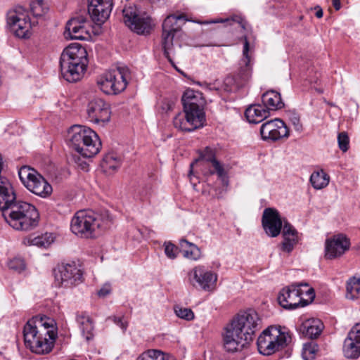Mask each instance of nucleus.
Here are the masks:
<instances>
[{
	"instance_id": "obj_1",
	"label": "nucleus",
	"mask_w": 360,
	"mask_h": 360,
	"mask_svg": "<svg viewBox=\"0 0 360 360\" xmlns=\"http://www.w3.org/2000/svg\"><path fill=\"white\" fill-rule=\"evenodd\" d=\"M0 210L14 229L27 231L37 225V210L27 202L17 200L15 191L6 177L0 179Z\"/></svg>"
},
{
	"instance_id": "obj_2",
	"label": "nucleus",
	"mask_w": 360,
	"mask_h": 360,
	"mask_svg": "<svg viewBox=\"0 0 360 360\" xmlns=\"http://www.w3.org/2000/svg\"><path fill=\"white\" fill-rule=\"evenodd\" d=\"M262 327V321L254 309L238 314L225 328L224 346L226 351L240 350L253 341L255 333Z\"/></svg>"
},
{
	"instance_id": "obj_3",
	"label": "nucleus",
	"mask_w": 360,
	"mask_h": 360,
	"mask_svg": "<svg viewBox=\"0 0 360 360\" xmlns=\"http://www.w3.org/2000/svg\"><path fill=\"white\" fill-rule=\"evenodd\" d=\"M87 51L79 44L74 43L67 46L60 57L61 76L68 82H77L84 76L88 65Z\"/></svg>"
},
{
	"instance_id": "obj_4",
	"label": "nucleus",
	"mask_w": 360,
	"mask_h": 360,
	"mask_svg": "<svg viewBox=\"0 0 360 360\" xmlns=\"http://www.w3.org/2000/svg\"><path fill=\"white\" fill-rule=\"evenodd\" d=\"M68 133L70 147L81 156L90 158L99 153L101 141L98 134L89 127L75 125Z\"/></svg>"
},
{
	"instance_id": "obj_5",
	"label": "nucleus",
	"mask_w": 360,
	"mask_h": 360,
	"mask_svg": "<svg viewBox=\"0 0 360 360\" xmlns=\"http://www.w3.org/2000/svg\"><path fill=\"white\" fill-rule=\"evenodd\" d=\"M54 334L42 324L37 325L36 321L30 319L23 328L25 345L32 352L44 354L49 353L54 346Z\"/></svg>"
},
{
	"instance_id": "obj_6",
	"label": "nucleus",
	"mask_w": 360,
	"mask_h": 360,
	"mask_svg": "<svg viewBox=\"0 0 360 360\" xmlns=\"http://www.w3.org/2000/svg\"><path fill=\"white\" fill-rule=\"evenodd\" d=\"M315 298L314 289L308 283H293L281 290L278 295L279 304L285 309L305 307Z\"/></svg>"
},
{
	"instance_id": "obj_7",
	"label": "nucleus",
	"mask_w": 360,
	"mask_h": 360,
	"mask_svg": "<svg viewBox=\"0 0 360 360\" xmlns=\"http://www.w3.org/2000/svg\"><path fill=\"white\" fill-rule=\"evenodd\" d=\"M108 219L91 210L77 212L71 220L70 228L73 233L84 238H95L98 230L105 228Z\"/></svg>"
},
{
	"instance_id": "obj_8",
	"label": "nucleus",
	"mask_w": 360,
	"mask_h": 360,
	"mask_svg": "<svg viewBox=\"0 0 360 360\" xmlns=\"http://www.w3.org/2000/svg\"><path fill=\"white\" fill-rule=\"evenodd\" d=\"M130 79V70L127 66H118L103 73L97 84L105 94L116 95L127 88Z\"/></svg>"
},
{
	"instance_id": "obj_9",
	"label": "nucleus",
	"mask_w": 360,
	"mask_h": 360,
	"mask_svg": "<svg viewBox=\"0 0 360 360\" xmlns=\"http://www.w3.org/2000/svg\"><path fill=\"white\" fill-rule=\"evenodd\" d=\"M122 13L125 25L137 34L148 35L155 27L153 18L135 5L124 6Z\"/></svg>"
},
{
	"instance_id": "obj_10",
	"label": "nucleus",
	"mask_w": 360,
	"mask_h": 360,
	"mask_svg": "<svg viewBox=\"0 0 360 360\" xmlns=\"http://www.w3.org/2000/svg\"><path fill=\"white\" fill-rule=\"evenodd\" d=\"M22 184L32 193L46 198L52 193L51 186L35 169L29 166H22L18 171Z\"/></svg>"
},
{
	"instance_id": "obj_11",
	"label": "nucleus",
	"mask_w": 360,
	"mask_h": 360,
	"mask_svg": "<svg viewBox=\"0 0 360 360\" xmlns=\"http://www.w3.org/2000/svg\"><path fill=\"white\" fill-rule=\"evenodd\" d=\"M286 336L283 333L271 326L260 334L257 345L260 354L269 356L286 346Z\"/></svg>"
},
{
	"instance_id": "obj_12",
	"label": "nucleus",
	"mask_w": 360,
	"mask_h": 360,
	"mask_svg": "<svg viewBox=\"0 0 360 360\" xmlns=\"http://www.w3.org/2000/svg\"><path fill=\"white\" fill-rule=\"evenodd\" d=\"M55 280L58 286L71 288L83 281V274L76 263H62L53 269Z\"/></svg>"
},
{
	"instance_id": "obj_13",
	"label": "nucleus",
	"mask_w": 360,
	"mask_h": 360,
	"mask_svg": "<svg viewBox=\"0 0 360 360\" xmlns=\"http://www.w3.org/2000/svg\"><path fill=\"white\" fill-rule=\"evenodd\" d=\"M6 20L16 37L21 39L30 38L32 34L30 18L22 7L8 11Z\"/></svg>"
},
{
	"instance_id": "obj_14",
	"label": "nucleus",
	"mask_w": 360,
	"mask_h": 360,
	"mask_svg": "<svg viewBox=\"0 0 360 360\" xmlns=\"http://www.w3.org/2000/svg\"><path fill=\"white\" fill-rule=\"evenodd\" d=\"M86 114L89 122L103 125L110 120V105L102 98H94L87 105Z\"/></svg>"
},
{
	"instance_id": "obj_15",
	"label": "nucleus",
	"mask_w": 360,
	"mask_h": 360,
	"mask_svg": "<svg viewBox=\"0 0 360 360\" xmlns=\"http://www.w3.org/2000/svg\"><path fill=\"white\" fill-rule=\"evenodd\" d=\"M181 101L184 112H188V114H193L194 116L199 115L202 117V121L206 122L204 111L205 100L201 92L188 89L184 93Z\"/></svg>"
},
{
	"instance_id": "obj_16",
	"label": "nucleus",
	"mask_w": 360,
	"mask_h": 360,
	"mask_svg": "<svg viewBox=\"0 0 360 360\" xmlns=\"http://www.w3.org/2000/svg\"><path fill=\"white\" fill-rule=\"evenodd\" d=\"M90 21L88 15L79 14L69 20L66 24L65 34L71 39H86L89 35Z\"/></svg>"
},
{
	"instance_id": "obj_17",
	"label": "nucleus",
	"mask_w": 360,
	"mask_h": 360,
	"mask_svg": "<svg viewBox=\"0 0 360 360\" xmlns=\"http://www.w3.org/2000/svg\"><path fill=\"white\" fill-rule=\"evenodd\" d=\"M350 247V240L346 235L339 233L328 238L325 242V257L333 259L341 257Z\"/></svg>"
},
{
	"instance_id": "obj_18",
	"label": "nucleus",
	"mask_w": 360,
	"mask_h": 360,
	"mask_svg": "<svg viewBox=\"0 0 360 360\" xmlns=\"http://www.w3.org/2000/svg\"><path fill=\"white\" fill-rule=\"evenodd\" d=\"M285 220H282L277 210L271 207L266 208L262 214V224L265 233L270 237L278 236Z\"/></svg>"
},
{
	"instance_id": "obj_19",
	"label": "nucleus",
	"mask_w": 360,
	"mask_h": 360,
	"mask_svg": "<svg viewBox=\"0 0 360 360\" xmlns=\"http://www.w3.org/2000/svg\"><path fill=\"white\" fill-rule=\"evenodd\" d=\"M260 134L263 140L277 141L289 136V129L285 122L280 119L269 120L260 128Z\"/></svg>"
},
{
	"instance_id": "obj_20",
	"label": "nucleus",
	"mask_w": 360,
	"mask_h": 360,
	"mask_svg": "<svg viewBox=\"0 0 360 360\" xmlns=\"http://www.w3.org/2000/svg\"><path fill=\"white\" fill-rule=\"evenodd\" d=\"M112 0H88V14L96 23H103L110 16Z\"/></svg>"
},
{
	"instance_id": "obj_21",
	"label": "nucleus",
	"mask_w": 360,
	"mask_h": 360,
	"mask_svg": "<svg viewBox=\"0 0 360 360\" xmlns=\"http://www.w3.org/2000/svg\"><path fill=\"white\" fill-rule=\"evenodd\" d=\"M342 351L347 359H357L360 356V323H356L348 333Z\"/></svg>"
},
{
	"instance_id": "obj_22",
	"label": "nucleus",
	"mask_w": 360,
	"mask_h": 360,
	"mask_svg": "<svg viewBox=\"0 0 360 360\" xmlns=\"http://www.w3.org/2000/svg\"><path fill=\"white\" fill-rule=\"evenodd\" d=\"M205 123L200 116H194L193 114H188V112L184 111L178 113L173 120L174 127L183 131H192L202 127Z\"/></svg>"
},
{
	"instance_id": "obj_23",
	"label": "nucleus",
	"mask_w": 360,
	"mask_h": 360,
	"mask_svg": "<svg viewBox=\"0 0 360 360\" xmlns=\"http://www.w3.org/2000/svg\"><path fill=\"white\" fill-rule=\"evenodd\" d=\"M195 161H200L203 162V164L210 162L214 167V170H210V174H214L216 173L218 177L221 179H224L226 175L223 165L216 159L214 150L210 147H206L200 153L199 158Z\"/></svg>"
},
{
	"instance_id": "obj_24",
	"label": "nucleus",
	"mask_w": 360,
	"mask_h": 360,
	"mask_svg": "<svg viewBox=\"0 0 360 360\" xmlns=\"http://www.w3.org/2000/svg\"><path fill=\"white\" fill-rule=\"evenodd\" d=\"M282 235L283 241L281 244V249L283 252L290 253L300 240L299 233L288 221H284Z\"/></svg>"
},
{
	"instance_id": "obj_25",
	"label": "nucleus",
	"mask_w": 360,
	"mask_h": 360,
	"mask_svg": "<svg viewBox=\"0 0 360 360\" xmlns=\"http://www.w3.org/2000/svg\"><path fill=\"white\" fill-rule=\"evenodd\" d=\"M193 276L200 287L207 291L214 289L217 279L215 274L206 271L203 266L195 267L193 269Z\"/></svg>"
},
{
	"instance_id": "obj_26",
	"label": "nucleus",
	"mask_w": 360,
	"mask_h": 360,
	"mask_svg": "<svg viewBox=\"0 0 360 360\" xmlns=\"http://www.w3.org/2000/svg\"><path fill=\"white\" fill-rule=\"evenodd\" d=\"M242 39L244 41L243 56V58L240 63V67L238 70V77L241 79L242 82L247 81L251 75V66H250V57L249 56L250 44L248 40L247 36H243Z\"/></svg>"
},
{
	"instance_id": "obj_27",
	"label": "nucleus",
	"mask_w": 360,
	"mask_h": 360,
	"mask_svg": "<svg viewBox=\"0 0 360 360\" xmlns=\"http://www.w3.org/2000/svg\"><path fill=\"white\" fill-rule=\"evenodd\" d=\"M245 116L250 123L257 124L270 116L268 109L263 105H250L245 111Z\"/></svg>"
},
{
	"instance_id": "obj_28",
	"label": "nucleus",
	"mask_w": 360,
	"mask_h": 360,
	"mask_svg": "<svg viewBox=\"0 0 360 360\" xmlns=\"http://www.w3.org/2000/svg\"><path fill=\"white\" fill-rule=\"evenodd\" d=\"M323 327L320 319L312 318L302 323L300 330L308 338L316 339L321 335Z\"/></svg>"
},
{
	"instance_id": "obj_29",
	"label": "nucleus",
	"mask_w": 360,
	"mask_h": 360,
	"mask_svg": "<svg viewBox=\"0 0 360 360\" xmlns=\"http://www.w3.org/2000/svg\"><path fill=\"white\" fill-rule=\"evenodd\" d=\"M262 102V105L266 109H268L269 112L270 110H280L285 105L280 93L274 90L267 91L263 94Z\"/></svg>"
},
{
	"instance_id": "obj_30",
	"label": "nucleus",
	"mask_w": 360,
	"mask_h": 360,
	"mask_svg": "<svg viewBox=\"0 0 360 360\" xmlns=\"http://www.w3.org/2000/svg\"><path fill=\"white\" fill-rule=\"evenodd\" d=\"M77 321L80 326L82 333L86 340L93 338V331L94 329L93 320L85 311L78 312L77 314Z\"/></svg>"
},
{
	"instance_id": "obj_31",
	"label": "nucleus",
	"mask_w": 360,
	"mask_h": 360,
	"mask_svg": "<svg viewBox=\"0 0 360 360\" xmlns=\"http://www.w3.org/2000/svg\"><path fill=\"white\" fill-rule=\"evenodd\" d=\"M176 34L171 32H165L162 30V46L164 51V56L167 58L172 66L179 72L180 70L176 67L174 61L171 58V54H174L173 40Z\"/></svg>"
},
{
	"instance_id": "obj_32",
	"label": "nucleus",
	"mask_w": 360,
	"mask_h": 360,
	"mask_svg": "<svg viewBox=\"0 0 360 360\" xmlns=\"http://www.w3.org/2000/svg\"><path fill=\"white\" fill-rule=\"evenodd\" d=\"M180 21H185V15H168L162 23V30L165 32H171L172 33L178 34L181 30V25Z\"/></svg>"
},
{
	"instance_id": "obj_33",
	"label": "nucleus",
	"mask_w": 360,
	"mask_h": 360,
	"mask_svg": "<svg viewBox=\"0 0 360 360\" xmlns=\"http://www.w3.org/2000/svg\"><path fill=\"white\" fill-rule=\"evenodd\" d=\"M179 245L184 257L191 260H198L201 257L200 249L195 244L186 239H181Z\"/></svg>"
},
{
	"instance_id": "obj_34",
	"label": "nucleus",
	"mask_w": 360,
	"mask_h": 360,
	"mask_svg": "<svg viewBox=\"0 0 360 360\" xmlns=\"http://www.w3.org/2000/svg\"><path fill=\"white\" fill-rule=\"evenodd\" d=\"M310 182L315 189H321L329 183V176L323 170L314 172L310 176Z\"/></svg>"
},
{
	"instance_id": "obj_35",
	"label": "nucleus",
	"mask_w": 360,
	"mask_h": 360,
	"mask_svg": "<svg viewBox=\"0 0 360 360\" xmlns=\"http://www.w3.org/2000/svg\"><path fill=\"white\" fill-rule=\"evenodd\" d=\"M137 360H176L174 357L168 354L157 349H148L141 354Z\"/></svg>"
},
{
	"instance_id": "obj_36",
	"label": "nucleus",
	"mask_w": 360,
	"mask_h": 360,
	"mask_svg": "<svg viewBox=\"0 0 360 360\" xmlns=\"http://www.w3.org/2000/svg\"><path fill=\"white\" fill-rule=\"evenodd\" d=\"M346 290L347 298H356L360 293V278L355 276L350 278L347 282Z\"/></svg>"
},
{
	"instance_id": "obj_37",
	"label": "nucleus",
	"mask_w": 360,
	"mask_h": 360,
	"mask_svg": "<svg viewBox=\"0 0 360 360\" xmlns=\"http://www.w3.org/2000/svg\"><path fill=\"white\" fill-rule=\"evenodd\" d=\"M102 165L105 169L115 171L121 166V160L114 154H107L103 159Z\"/></svg>"
},
{
	"instance_id": "obj_38",
	"label": "nucleus",
	"mask_w": 360,
	"mask_h": 360,
	"mask_svg": "<svg viewBox=\"0 0 360 360\" xmlns=\"http://www.w3.org/2000/svg\"><path fill=\"white\" fill-rule=\"evenodd\" d=\"M318 351V345L315 342H307L304 344L302 356L304 360H313L315 359Z\"/></svg>"
},
{
	"instance_id": "obj_39",
	"label": "nucleus",
	"mask_w": 360,
	"mask_h": 360,
	"mask_svg": "<svg viewBox=\"0 0 360 360\" xmlns=\"http://www.w3.org/2000/svg\"><path fill=\"white\" fill-rule=\"evenodd\" d=\"M30 10L33 15L41 17L47 12L48 8L45 6L44 0H36L31 2Z\"/></svg>"
},
{
	"instance_id": "obj_40",
	"label": "nucleus",
	"mask_w": 360,
	"mask_h": 360,
	"mask_svg": "<svg viewBox=\"0 0 360 360\" xmlns=\"http://www.w3.org/2000/svg\"><path fill=\"white\" fill-rule=\"evenodd\" d=\"M221 22H226L227 25L233 27L234 29L240 28L242 30L246 29V21L240 15H234L231 18L221 20Z\"/></svg>"
},
{
	"instance_id": "obj_41",
	"label": "nucleus",
	"mask_w": 360,
	"mask_h": 360,
	"mask_svg": "<svg viewBox=\"0 0 360 360\" xmlns=\"http://www.w3.org/2000/svg\"><path fill=\"white\" fill-rule=\"evenodd\" d=\"M32 319H34L36 321V324L39 325L42 324L43 327H45L47 330H49V333L51 331L53 332L54 335V342L56 341V337H57V333L56 331V328L53 327V321L49 319H47L45 317L46 321L43 318H39V317H34Z\"/></svg>"
},
{
	"instance_id": "obj_42",
	"label": "nucleus",
	"mask_w": 360,
	"mask_h": 360,
	"mask_svg": "<svg viewBox=\"0 0 360 360\" xmlns=\"http://www.w3.org/2000/svg\"><path fill=\"white\" fill-rule=\"evenodd\" d=\"M176 316L181 319L191 321L194 319V314L191 309L176 307L174 308Z\"/></svg>"
},
{
	"instance_id": "obj_43",
	"label": "nucleus",
	"mask_w": 360,
	"mask_h": 360,
	"mask_svg": "<svg viewBox=\"0 0 360 360\" xmlns=\"http://www.w3.org/2000/svg\"><path fill=\"white\" fill-rule=\"evenodd\" d=\"M288 119L290 123L292 124L294 129L300 131L302 129V124L300 122V117L298 113L295 111H290L288 112Z\"/></svg>"
},
{
	"instance_id": "obj_44",
	"label": "nucleus",
	"mask_w": 360,
	"mask_h": 360,
	"mask_svg": "<svg viewBox=\"0 0 360 360\" xmlns=\"http://www.w3.org/2000/svg\"><path fill=\"white\" fill-rule=\"evenodd\" d=\"M8 267L14 271L21 272L25 269V264L22 259L15 257L9 261Z\"/></svg>"
},
{
	"instance_id": "obj_45",
	"label": "nucleus",
	"mask_w": 360,
	"mask_h": 360,
	"mask_svg": "<svg viewBox=\"0 0 360 360\" xmlns=\"http://www.w3.org/2000/svg\"><path fill=\"white\" fill-rule=\"evenodd\" d=\"M338 142L339 148L343 152L349 149V139L346 132H340L338 136Z\"/></svg>"
},
{
	"instance_id": "obj_46",
	"label": "nucleus",
	"mask_w": 360,
	"mask_h": 360,
	"mask_svg": "<svg viewBox=\"0 0 360 360\" xmlns=\"http://www.w3.org/2000/svg\"><path fill=\"white\" fill-rule=\"evenodd\" d=\"M165 255L170 259H175L178 253V247L171 242L165 243Z\"/></svg>"
},
{
	"instance_id": "obj_47",
	"label": "nucleus",
	"mask_w": 360,
	"mask_h": 360,
	"mask_svg": "<svg viewBox=\"0 0 360 360\" xmlns=\"http://www.w3.org/2000/svg\"><path fill=\"white\" fill-rule=\"evenodd\" d=\"M175 105V101L164 98L162 101L161 109L162 111L167 112L172 110Z\"/></svg>"
},
{
	"instance_id": "obj_48",
	"label": "nucleus",
	"mask_w": 360,
	"mask_h": 360,
	"mask_svg": "<svg viewBox=\"0 0 360 360\" xmlns=\"http://www.w3.org/2000/svg\"><path fill=\"white\" fill-rule=\"evenodd\" d=\"M31 243L32 245L39 247H46L48 245V241H46L43 236L34 237L32 239Z\"/></svg>"
},
{
	"instance_id": "obj_49",
	"label": "nucleus",
	"mask_w": 360,
	"mask_h": 360,
	"mask_svg": "<svg viewBox=\"0 0 360 360\" xmlns=\"http://www.w3.org/2000/svg\"><path fill=\"white\" fill-rule=\"evenodd\" d=\"M113 321L116 325H117L122 328L123 332L126 331L128 326V322L127 321H124L123 318L114 316Z\"/></svg>"
},
{
	"instance_id": "obj_50",
	"label": "nucleus",
	"mask_w": 360,
	"mask_h": 360,
	"mask_svg": "<svg viewBox=\"0 0 360 360\" xmlns=\"http://www.w3.org/2000/svg\"><path fill=\"white\" fill-rule=\"evenodd\" d=\"M110 292V285H105L99 290V291L98 292V295L100 297H105V296L108 295Z\"/></svg>"
},
{
	"instance_id": "obj_51",
	"label": "nucleus",
	"mask_w": 360,
	"mask_h": 360,
	"mask_svg": "<svg viewBox=\"0 0 360 360\" xmlns=\"http://www.w3.org/2000/svg\"><path fill=\"white\" fill-rule=\"evenodd\" d=\"M332 4L336 11H338L340 9V8H341L340 0H332Z\"/></svg>"
},
{
	"instance_id": "obj_52",
	"label": "nucleus",
	"mask_w": 360,
	"mask_h": 360,
	"mask_svg": "<svg viewBox=\"0 0 360 360\" xmlns=\"http://www.w3.org/2000/svg\"><path fill=\"white\" fill-rule=\"evenodd\" d=\"M315 9H317L315 15L318 18H322L323 17V14L322 8H321L319 6H317V7L315 8Z\"/></svg>"
},
{
	"instance_id": "obj_53",
	"label": "nucleus",
	"mask_w": 360,
	"mask_h": 360,
	"mask_svg": "<svg viewBox=\"0 0 360 360\" xmlns=\"http://www.w3.org/2000/svg\"><path fill=\"white\" fill-rule=\"evenodd\" d=\"M302 289L303 290V297L307 298V297L306 296V290L307 288L305 287H302Z\"/></svg>"
},
{
	"instance_id": "obj_54",
	"label": "nucleus",
	"mask_w": 360,
	"mask_h": 360,
	"mask_svg": "<svg viewBox=\"0 0 360 360\" xmlns=\"http://www.w3.org/2000/svg\"><path fill=\"white\" fill-rule=\"evenodd\" d=\"M193 166V162L191 164V171H190V174L192 172V167Z\"/></svg>"
}]
</instances>
